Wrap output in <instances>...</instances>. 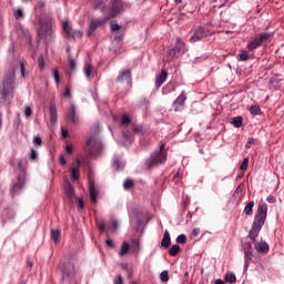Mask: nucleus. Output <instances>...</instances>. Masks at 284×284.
I'll use <instances>...</instances> for the list:
<instances>
[{
  "mask_svg": "<svg viewBox=\"0 0 284 284\" xmlns=\"http://www.w3.org/2000/svg\"><path fill=\"white\" fill-rule=\"evenodd\" d=\"M200 234H201V229L199 227L193 229L192 236H199Z\"/></svg>",
  "mask_w": 284,
  "mask_h": 284,
  "instance_id": "338daca9",
  "label": "nucleus"
},
{
  "mask_svg": "<svg viewBox=\"0 0 284 284\" xmlns=\"http://www.w3.org/2000/svg\"><path fill=\"white\" fill-rule=\"evenodd\" d=\"M115 284H123V277H121V275L115 277Z\"/></svg>",
  "mask_w": 284,
  "mask_h": 284,
  "instance_id": "774afa93",
  "label": "nucleus"
},
{
  "mask_svg": "<svg viewBox=\"0 0 284 284\" xmlns=\"http://www.w3.org/2000/svg\"><path fill=\"white\" fill-rule=\"evenodd\" d=\"M126 252H130V243L124 241L119 251V256H125Z\"/></svg>",
  "mask_w": 284,
  "mask_h": 284,
  "instance_id": "2f4dec72",
  "label": "nucleus"
},
{
  "mask_svg": "<svg viewBox=\"0 0 284 284\" xmlns=\"http://www.w3.org/2000/svg\"><path fill=\"white\" fill-rule=\"evenodd\" d=\"M165 144H162L160 149L155 150L149 159L145 161V166L150 170L151 168H155V165H161V163H165L168 161V154L163 152Z\"/></svg>",
  "mask_w": 284,
  "mask_h": 284,
  "instance_id": "20e7f679",
  "label": "nucleus"
},
{
  "mask_svg": "<svg viewBox=\"0 0 284 284\" xmlns=\"http://www.w3.org/2000/svg\"><path fill=\"white\" fill-rule=\"evenodd\" d=\"M132 132H133V136H134V134H135V136H144L145 128H143V125H141V124H136L133 126Z\"/></svg>",
  "mask_w": 284,
  "mask_h": 284,
  "instance_id": "bb28decb",
  "label": "nucleus"
},
{
  "mask_svg": "<svg viewBox=\"0 0 284 284\" xmlns=\"http://www.w3.org/2000/svg\"><path fill=\"white\" fill-rule=\"evenodd\" d=\"M207 59V55L203 54L201 57L195 58V63H201V61H205Z\"/></svg>",
  "mask_w": 284,
  "mask_h": 284,
  "instance_id": "13d9d810",
  "label": "nucleus"
},
{
  "mask_svg": "<svg viewBox=\"0 0 284 284\" xmlns=\"http://www.w3.org/2000/svg\"><path fill=\"white\" fill-rule=\"evenodd\" d=\"M108 0H94V9L101 10V12H105L108 10Z\"/></svg>",
  "mask_w": 284,
  "mask_h": 284,
  "instance_id": "393cba45",
  "label": "nucleus"
},
{
  "mask_svg": "<svg viewBox=\"0 0 284 284\" xmlns=\"http://www.w3.org/2000/svg\"><path fill=\"white\" fill-rule=\"evenodd\" d=\"M242 248L244 251V272H247V267H250V261H252V256L254 254V248H252V242H242Z\"/></svg>",
  "mask_w": 284,
  "mask_h": 284,
  "instance_id": "9d476101",
  "label": "nucleus"
},
{
  "mask_svg": "<svg viewBox=\"0 0 284 284\" xmlns=\"http://www.w3.org/2000/svg\"><path fill=\"white\" fill-rule=\"evenodd\" d=\"M254 143H256V140H254V138H248L247 143L245 144L246 150H250Z\"/></svg>",
  "mask_w": 284,
  "mask_h": 284,
  "instance_id": "3c124183",
  "label": "nucleus"
},
{
  "mask_svg": "<svg viewBox=\"0 0 284 284\" xmlns=\"http://www.w3.org/2000/svg\"><path fill=\"white\" fill-rule=\"evenodd\" d=\"M83 72L85 74V77H90L92 74V67L88 63H85Z\"/></svg>",
  "mask_w": 284,
  "mask_h": 284,
  "instance_id": "8fccbe9b",
  "label": "nucleus"
},
{
  "mask_svg": "<svg viewBox=\"0 0 284 284\" xmlns=\"http://www.w3.org/2000/svg\"><path fill=\"white\" fill-rule=\"evenodd\" d=\"M265 219H267V204L265 202H262L257 206L254 221L248 233L251 241H253L254 243H256V239L258 237L263 225H265Z\"/></svg>",
  "mask_w": 284,
  "mask_h": 284,
  "instance_id": "7ed1b4c3",
  "label": "nucleus"
},
{
  "mask_svg": "<svg viewBox=\"0 0 284 284\" xmlns=\"http://www.w3.org/2000/svg\"><path fill=\"white\" fill-rule=\"evenodd\" d=\"M176 243H179L180 245H185L187 243V235L185 234H180L176 237Z\"/></svg>",
  "mask_w": 284,
  "mask_h": 284,
  "instance_id": "a19ab883",
  "label": "nucleus"
},
{
  "mask_svg": "<svg viewBox=\"0 0 284 284\" xmlns=\"http://www.w3.org/2000/svg\"><path fill=\"white\" fill-rule=\"evenodd\" d=\"M24 116L27 119H30V116H32V106H30V105L24 106Z\"/></svg>",
  "mask_w": 284,
  "mask_h": 284,
  "instance_id": "09e8293b",
  "label": "nucleus"
},
{
  "mask_svg": "<svg viewBox=\"0 0 284 284\" xmlns=\"http://www.w3.org/2000/svg\"><path fill=\"white\" fill-rule=\"evenodd\" d=\"M69 61V77H72L74 72H77V60L72 57V53H69L68 55Z\"/></svg>",
  "mask_w": 284,
  "mask_h": 284,
  "instance_id": "4be33fe9",
  "label": "nucleus"
},
{
  "mask_svg": "<svg viewBox=\"0 0 284 284\" xmlns=\"http://www.w3.org/2000/svg\"><path fill=\"white\" fill-rule=\"evenodd\" d=\"M173 48L180 57L181 54H185V52L187 51V48H185V42H183V39L179 37L175 39V44Z\"/></svg>",
  "mask_w": 284,
  "mask_h": 284,
  "instance_id": "f3484780",
  "label": "nucleus"
},
{
  "mask_svg": "<svg viewBox=\"0 0 284 284\" xmlns=\"http://www.w3.org/2000/svg\"><path fill=\"white\" fill-rule=\"evenodd\" d=\"M179 252H181V246H179V244H173L171 246V248L169 250L170 256H176V254H179Z\"/></svg>",
  "mask_w": 284,
  "mask_h": 284,
  "instance_id": "f704fd0d",
  "label": "nucleus"
},
{
  "mask_svg": "<svg viewBox=\"0 0 284 284\" xmlns=\"http://www.w3.org/2000/svg\"><path fill=\"white\" fill-rule=\"evenodd\" d=\"M65 193L68 194L69 201H72V196H74V186H72V184L68 183L65 185Z\"/></svg>",
  "mask_w": 284,
  "mask_h": 284,
  "instance_id": "473e14b6",
  "label": "nucleus"
},
{
  "mask_svg": "<svg viewBox=\"0 0 284 284\" xmlns=\"http://www.w3.org/2000/svg\"><path fill=\"white\" fill-rule=\"evenodd\" d=\"M59 119L58 112H57V105L55 104H51L50 105V121L52 125L57 124V121Z\"/></svg>",
  "mask_w": 284,
  "mask_h": 284,
  "instance_id": "5701e85b",
  "label": "nucleus"
},
{
  "mask_svg": "<svg viewBox=\"0 0 284 284\" xmlns=\"http://www.w3.org/2000/svg\"><path fill=\"white\" fill-rule=\"evenodd\" d=\"M101 126L99 124H93L91 128V133L88 135L84 152L89 156H99L103 152V141H101Z\"/></svg>",
  "mask_w": 284,
  "mask_h": 284,
  "instance_id": "f03ea898",
  "label": "nucleus"
},
{
  "mask_svg": "<svg viewBox=\"0 0 284 284\" xmlns=\"http://www.w3.org/2000/svg\"><path fill=\"white\" fill-rule=\"evenodd\" d=\"M257 37L260 38V41L262 43H267V41H270L274 38V32H262V33L257 34Z\"/></svg>",
  "mask_w": 284,
  "mask_h": 284,
  "instance_id": "a878e982",
  "label": "nucleus"
},
{
  "mask_svg": "<svg viewBox=\"0 0 284 284\" xmlns=\"http://www.w3.org/2000/svg\"><path fill=\"white\" fill-rule=\"evenodd\" d=\"M81 169V161L80 160H75V162L72 163V166H71V179L73 181H79L81 174L79 172V170Z\"/></svg>",
  "mask_w": 284,
  "mask_h": 284,
  "instance_id": "2eb2a0df",
  "label": "nucleus"
},
{
  "mask_svg": "<svg viewBox=\"0 0 284 284\" xmlns=\"http://www.w3.org/2000/svg\"><path fill=\"white\" fill-rule=\"evenodd\" d=\"M38 65L41 71L45 70V61L43 60V58L38 59Z\"/></svg>",
  "mask_w": 284,
  "mask_h": 284,
  "instance_id": "603ef678",
  "label": "nucleus"
},
{
  "mask_svg": "<svg viewBox=\"0 0 284 284\" xmlns=\"http://www.w3.org/2000/svg\"><path fill=\"white\" fill-rule=\"evenodd\" d=\"M255 250L258 254H267L270 252V244L267 242H255Z\"/></svg>",
  "mask_w": 284,
  "mask_h": 284,
  "instance_id": "6ab92c4d",
  "label": "nucleus"
},
{
  "mask_svg": "<svg viewBox=\"0 0 284 284\" xmlns=\"http://www.w3.org/2000/svg\"><path fill=\"white\" fill-rule=\"evenodd\" d=\"M97 227L100 230V232H105V222L97 221Z\"/></svg>",
  "mask_w": 284,
  "mask_h": 284,
  "instance_id": "864d4df0",
  "label": "nucleus"
},
{
  "mask_svg": "<svg viewBox=\"0 0 284 284\" xmlns=\"http://www.w3.org/2000/svg\"><path fill=\"white\" fill-rule=\"evenodd\" d=\"M213 32L210 29H205L203 27L195 28L193 36L190 38L191 43H196V41H201V39H205V37H212Z\"/></svg>",
  "mask_w": 284,
  "mask_h": 284,
  "instance_id": "9b49d317",
  "label": "nucleus"
},
{
  "mask_svg": "<svg viewBox=\"0 0 284 284\" xmlns=\"http://www.w3.org/2000/svg\"><path fill=\"white\" fill-rule=\"evenodd\" d=\"M168 81V71L162 69L160 75L155 78V88L159 90Z\"/></svg>",
  "mask_w": 284,
  "mask_h": 284,
  "instance_id": "a211bd4d",
  "label": "nucleus"
},
{
  "mask_svg": "<svg viewBox=\"0 0 284 284\" xmlns=\"http://www.w3.org/2000/svg\"><path fill=\"white\" fill-rule=\"evenodd\" d=\"M13 17L17 19V21L23 19V11L21 9L13 10Z\"/></svg>",
  "mask_w": 284,
  "mask_h": 284,
  "instance_id": "c03bdc74",
  "label": "nucleus"
},
{
  "mask_svg": "<svg viewBox=\"0 0 284 284\" xmlns=\"http://www.w3.org/2000/svg\"><path fill=\"white\" fill-rule=\"evenodd\" d=\"M111 30H112V32H116V31L121 30V26H119L118 23H112Z\"/></svg>",
  "mask_w": 284,
  "mask_h": 284,
  "instance_id": "bf43d9fd",
  "label": "nucleus"
},
{
  "mask_svg": "<svg viewBox=\"0 0 284 284\" xmlns=\"http://www.w3.org/2000/svg\"><path fill=\"white\" fill-rule=\"evenodd\" d=\"M250 112H251L252 116H258V114H261V106L252 105L250 108Z\"/></svg>",
  "mask_w": 284,
  "mask_h": 284,
  "instance_id": "4c0bfd02",
  "label": "nucleus"
},
{
  "mask_svg": "<svg viewBox=\"0 0 284 284\" xmlns=\"http://www.w3.org/2000/svg\"><path fill=\"white\" fill-rule=\"evenodd\" d=\"M262 44L263 42H261V38L256 34L254 39L247 43V50L252 52L253 50H256V48H261Z\"/></svg>",
  "mask_w": 284,
  "mask_h": 284,
  "instance_id": "aec40b11",
  "label": "nucleus"
},
{
  "mask_svg": "<svg viewBox=\"0 0 284 284\" xmlns=\"http://www.w3.org/2000/svg\"><path fill=\"white\" fill-rule=\"evenodd\" d=\"M233 128H241L243 125V116H234L231 119Z\"/></svg>",
  "mask_w": 284,
  "mask_h": 284,
  "instance_id": "7c9ffc66",
  "label": "nucleus"
},
{
  "mask_svg": "<svg viewBox=\"0 0 284 284\" xmlns=\"http://www.w3.org/2000/svg\"><path fill=\"white\" fill-rule=\"evenodd\" d=\"M185 101H187V94H185V91H182L172 104L174 112H179L185 105Z\"/></svg>",
  "mask_w": 284,
  "mask_h": 284,
  "instance_id": "ddd939ff",
  "label": "nucleus"
},
{
  "mask_svg": "<svg viewBox=\"0 0 284 284\" xmlns=\"http://www.w3.org/2000/svg\"><path fill=\"white\" fill-rule=\"evenodd\" d=\"M134 139V133L132 131H124L122 133V141H124V143H132Z\"/></svg>",
  "mask_w": 284,
  "mask_h": 284,
  "instance_id": "cd10ccee",
  "label": "nucleus"
},
{
  "mask_svg": "<svg viewBox=\"0 0 284 284\" xmlns=\"http://www.w3.org/2000/svg\"><path fill=\"white\" fill-rule=\"evenodd\" d=\"M60 267L62 270V278L69 281L70 284H77V271L74 270V262L67 260L61 261Z\"/></svg>",
  "mask_w": 284,
  "mask_h": 284,
  "instance_id": "39448f33",
  "label": "nucleus"
},
{
  "mask_svg": "<svg viewBox=\"0 0 284 284\" xmlns=\"http://www.w3.org/2000/svg\"><path fill=\"white\" fill-rule=\"evenodd\" d=\"M65 152H67V154H72V152H73L72 144H67L65 145Z\"/></svg>",
  "mask_w": 284,
  "mask_h": 284,
  "instance_id": "0e129e2a",
  "label": "nucleus"
},
{
  "mask_svg": "<svg viewBox=\"0 0 284 284\" xmlns=\"http://www.w3.org/2000/svg\"><path fill=\"white\" fill-rule=\"evenodd\" d=\"M244 214H246V216H252V214H254V201H251L245 205Z\"/></svg>",
  "mask_w": 284,
  "mask_h": 284,
  "instance_id": "c756f323",
  "label": "nucleus"
},
{
  "mask_svg": "<svg viewBox=\"0 0 284 284\" xmlns=\"http://www.w3.org/2000/svg\"><path fill=\"white\" fill-rule=\"evenodd\" d=\"M225 282L231 284L236 283V275L234 273H226Z\"/></svg>",
  "mask_w": 284,
  "mask_h": 284,
  "instance_id": "e433bc0d",
  "label": "nucleus"
},
{
  "mask_svg": "<svg viewBox=\"0 0 284 284\" xmlns=\"http://www.w3.org/2000/svg\"><path fill=\"white\" fill-rule=\"evenodd\" d=\"M89 192H90L91 201L93 203H97V196H98L99 192L97 191V187L94 186L93 181H90V183H89Z\"/></svg>",
  "mask_w": 284,
  "mask_h": 284,
  "instance_id": "b1692460",
  "label": "nucleus"
},
{
  "mask_svg": "<svg viewBox=\"0 0 284 284\" xmlns=\"http://www.w3.org/2000/svg\"><path fill=\"white\" fill-rule=\"evenodd\" d=\"M108 21H110V17L91 20V22L89 23V29L87 31V37H92L94 32H97V28H101V26H105Z\"/></svg>",
  "mask_w": 284,
  "mask_h": 284,
  "instance_id": "f8f14e48",
  "label": "nucleus"
},
{
  "mask_svg": "<svg viewBox=\"0 0 284 284\" xmlns=\"http://www.w3.org/2000/svg\"><path fill=\"white\" fill-rule=\"evenodd\" d=\"M59 239H61V231L51 230V241H54V243H59Z\"/></svg>",
  "mask_w": 284,
  "mask_h": 284,
  "instance_id": "72a5a7b5",
  "label": "nucleus"
},
{
  "mask_svg": "<svg viewBox=\"0 0 284 284\" xmlns=\"http://www.w3.org/2000/svg\"><path fill=\"white\" fill-rule=\"evenodd\" d=\"M20 73L22 79H26V64L23 62L20 63Z\"/></svg>",
  "mask_w": 284,
  "mask_h": 284,
  "instance_id": "6e6d98bb",
  "label": "nucleus"
},
{
  "mask_svg": "<svg viewBox=\"0 0 284 284\" xmlns=\"http://www.w3.org/2000/svg\"><path fill=\"white\" fill-rule=\"evenodd\" d=\"M38 159H39V154L37 153V150L31 149L30 154H29V160L37 161Z\"/></svg>",
  "mask_w": 284,
  "mask_h": 284,
  "instance_id": "a18cd8bd",
  "label": "nucleus"
},
{
  "mask_svg": "<svg viewBox=\"0 0 284 284\" xmlns=\"http://www.w3.org/2000/svg\"><path fill=\"white\" fill-rule=\"evenodd\" d=\"M17 81V73L14 69L8 71L0 84V103L1 105H10L14 99V90Z\"/></svg>",
  "mask_w": 284,
  "mask_h": 284,
  "instance_id": "f257e3e1",
  "label": "nucleus"
},
{
  "mask_svg": "<svg viewBox=\"0 0 284 284\" xmlns=\"http://www.w3.org/2000/svg\"><path fill=\"white\" fill-rule=\"evenodd\" d=\"M45 8V3L43 2H38L37 6H36V10H43Z\"/></svg>",
  "mask_w": 284,
  "mask_h": 284,
  "instance_id": "e2e57ef3",
  "label": "nucleus"
},
{
  "mask_svg": "<svg viewBox=\"0 0 284 284\" xmlns=\"http://www.w3.org/2000/svg\"><path fill=\"white\" fill-rule=\"evenodd\" d=\"M166 57H169L170 59H174L175 57H181V55L179 54L178 51H175L174 47H172L166 51Z\"/></svg>",
  "mask_w": 284,
  "mask_h": 284,
  "instance_id": "58836bf2",
  "label": "nucleus"
},
{
  "mask_svg": "<svg viewBox=\"0 0 284 284\" xmlns=\"http://www.w3.org/2000/svg\"><path fill=\"white\" fill-rule=\"evenodd\" d=\"M61 138L68 139V130L65 128H61Z\"/></svg>",
  "mask_w": 284,
  "mask_h": 284,
  "instance_id": "680f3d73",
  "label": "nucleus"
},
{
  "mask_svg": "<svg viewBox=\"0 0 284 284\" xmlns=\"http://www.w3.org/2000/svg\"><path fill=\"white\" fill-rule=\"evenodd\" d=\"M26 185V173L18 175L16 180L12 182L11 186V196H19L23 191V186Z\"/></svg>",
  "mask_w": 284,
  "mask_h": 284,
  "instance_id": "1a4fd4ad",
  "label": "nucleus"
},
{
  "mask_svg": "<svg viewBox=\"0 0 284 284\" xmlns=\"http://www.w3.org/2000/svg\"><path fill=\"white\" fill-rule=\"evenodd\" d=\"M128 8H130V3L123 0H111V7L106 17H110V19H114V17L121 14V12H125Z\"/></svg>",
  "mask_w": 284,
  "mask_h": 284,
  "instance_id": "0eeeda50",
  "label": "nucleus"
},
{
  "mask_svg": "<svg viewBox=\"0 0 284 284\" xmlns=\"http://www.w3.org/2000/svg\"><path fill=\"white\" fill-rule=\"evenodd\" d=\"M108 230H116L119 227V222L116 220H112L111 223L106 224Z\"/></svg>",
  "mask_w": 284,
  "mask_h": 284,
  "instance_id": "49530a36",
  "label": "nucleus"
},
{
  "mask_svg": "<svg viewBox=\"0 0 284 284\" xmlns=\"http://www.w3.org/2000/svg\"><path fill=\"white\" fill-rule=\"evenodd\" d=\"M112 165H113L114 170H116L118 172L123 170V168H125V163L121 162L119 156L113 158V164Z\"/></svg>",
  "mask_w": 284,
  "mask_h": 284,
  "instance_id": "c85d7f7f",
  "label": "nucleus"
},
{
  "mask_svg": "<svg viewBox=\"0 0 284 284\" xmlns=\"http://www.w3.org/2000/svg\"><path fill=\"white\" fill-rule=\"evenodd\" d=\"M19 125H21V119L17 118L13 121V128H16V130H19Z\"/></svg>",
  "mask_w": 284,
  "mask_h": 284,
  "instance_id": "052dcab7",
  "label": "nucleus"
},
{
  "mask_svg": "<svg viewBox=\"0 0 284 284\" xmlns=\"http://www.w3.org/2000/svg\"><path fill=\"white\" fill-rule=\"evenodd\" d=\"M39 29L38 34L39 37H52V18L50 16H42L39 19Z\"/></svg>",
  "mask_w": 284,
  "mask_h": 284,
  "instance_id": "423d86ee",
  "label": "nucleus"
},
{
  "mask_svg": "<svg viewBox=\"0 0 284 284\" xmlns=\"http://www.w3.org/2000/svg\"><path fill=\"white\" fill-rule=\"evenodd\" d=\"M62 30L64 39H69V41L83 38V32L81 30H72V26L67 20L62 21Z\"/></svg>",
  "mask_w": 284,
  "mask_h": 284,
  "instance_id": "6e6552de",
  "label": "nucleus"
},
{
  "mask_svg": "<svg viewBox=\"0 0 284 284\" xmlns=\"http://www.w3.org/2000/svg\"><path fill=\"white\" fill-rule=\"evenodd\" d=\"M67 122L73 124L79 123V115H77V106L74 104H70L68 109Z\"/></svg>",
  "mask_w": 284,
  "mask_h": 284,
  "instance_id": "4468645a",
  "label": "nucleus"
},
{
  "mask_svg": "<svg viewBox=\"0 0 284 284\" xmlns=\"http://www.w3.org/2000/svg\"><path fill=\"white\" fill-rule=\"evenodd\" d=\"M125 81L126 83H130L132 81V73L130 72V70H124L120 72L118 78L115 79L116 83H123Z\"/></svg>",
  "mask_w": 284,
  "mask_h": 284,
  "instance_id": "dca6fc26",
  "label": "nucleus"
},
{
  "mask_svg": "<svg viewBox=\"0 0 284 284\" xmlns=\"http://www.w3.org/2000/svg\"><path fill=\"white\" fill-rule=\"evenodd\" d=\"M250 165V159L245 158L240 166V170H242V172H245V170H247V166Z\"/></svg>",
  "mask_w": 284,
  "mask_h": 284,
  "instance_id": "de8ad7c7",
  "label": "nucleus"
},
{
  "mask_svg": "<svg viewBox=\"0 0 284 284\" xmlns=\"http://www.w3.org/2000/svg\"><path fill=\"white\" fill-rule=\"evenodd\" d=\"M134 186V181H132V179L130 178H126L124 181H123V189L124 190H132V187Z\"/></svg>",
  "mask_w": 284,
  "mask_h": 284,
  "instance_id": "c9c22d12",
  "label": "nucleus"
},
{
  "mask_svg": "<svg viewBox=\"0 0 284 284\" xmlns=\"http://www.w3.org/2000/svg\"><path fill=\"white\" fill-rule=\"evenodd\" d=\"M172 245V237L170 236V231L165 230L163 234V239L161 241V247H164V250H168Z\"/></svg>",
  "mask_w": 284,
  "mask_h": 284,
  "instance_id": "412c9836",
  "label": "nucleus"
},
{
  "mask_svg": "<svg viewBox=\"0 0 284 284\" xmlns=\"http://www.w3.org/2000/svg\"><path fill=\"white\" fill-rule=\"evenodd\" d=\"M33 143H34V145H41V143H43V141L41 140V136L37 135L33 138Z\"/></svg>",
  "mask_w": 284,
  "mask_h": 284,
  "instance_id": "4d7b16f0",
  "label": "nucleus"
},
{
  "mask_svg": "<svg viewBox=\"0 0 284 284\" xmlns=\"http://www.w3.org/2000/svg\"><path fill=\"white\" fill-rule=\"evenodd\" d=\"M51 72H52V77L57 83V85H59V83H61V77L59 74V70L57 69H51Z\"/></svg>",
  "mask_w": 284,
  "mask_h": 284,
  "instance_id": "ea45409f",
  "label": "nucleus"
},
{
  "mask_svg": "<svg viewBox=\"0 0 284 284\" xmlns=\"http://www.w3.org/2000/svg\"><path fill=\"white\" fill-rule=\"evenodd\" d=\"M248 59H250V55L247 54V52L243 51L240 54V61H248Z\"/></svg>",
  "mask_w": 284,
  "mask_h": 284,
  "instance_id": "5fc2aeb1",
  "label": "nucleus"
},
{
  "mask_svg": "<svg viewBox=\"0 0 284 284\" xmlns=\"http://www.w3.org/2000/svg\"><path fill=\"white\" fill-rule=\"evenodd\" d=\"M132 120L130 119V116H128V114H123L121 118V125L122 126H126Z\"/></svg>",
  "mask_w": 284,
  "mask_h": 284,
  "instance_id": "37998d69",
  "label": "nucleus"
},
{
  "mask_svg": "<svg viewBox=\"0 0 284 284\" xmlns=\"http://www.w3.org/2000/svg\"><path fill=\"white\" fill-rule=\"evenodd\" d=\"M83 207H85V204L83 203L82 199H78V209L79 210H83Z\"/></svg>",
  "mask_w": 284,
  "mask_h": 284,
  "instance_id": "69168bd1",
  "label": "nucleus"
},
{
  "mask_svg": "<svg viewBox=\"0 0 284 284\" xmlns=\"http://www.w3.org/2000/svg\"><path fill=\"white\" fill-rule=\"evenodd\" d=\"M160 281L162 283H168V281H170V275L168 273V271H162L160 274Z\"/></svg>",
  "mask_w": 284,
  "mask_h": 284,
  "instance_id": "79ce46f5",
  "label": "nucleus"
}]
</instances>
